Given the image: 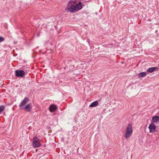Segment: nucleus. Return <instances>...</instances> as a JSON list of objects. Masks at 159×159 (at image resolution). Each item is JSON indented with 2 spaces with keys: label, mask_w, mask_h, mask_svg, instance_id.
<instances>
[{
  "label": "nucleus",
  "mask_w": 159,
  "mask_h": 159,
  "mask_svg": "<svg viewBox=\"0 0 159 159\" xmlns=\"http://www.w3.org/2000/svg\"><path fill=\"white\" fill-rule=\"evenodd\" d=\"M82 8V3L80 2L72 0L68 2L66 9L68 12L74 13L81 10Z\"/></svg>",
  "instance_id": "f257e3e1"
},
{
  "label": "nucleus",
  "mask_w": 159,
  "mask_h": 159,
  "mask_svg": "<svg viewBox=\"0 0 159 159\" xmlns=\"http://www.w3.org/2000/svg\"><path fill=\"white\" fill-rule=\"evenodd\" d=\"M133 133V129L132 125L129 123L127 125L125 132V137L126 139H128L130 137Z\"/></svg>",
  "instance_id": "f03ea898"
},
{
  "label": "nucleus",
  "mask_w": 159,
  "mask_h": 159,
  "mask_svg": "<svg viewBox=\"0 0 159 159\" xmlns=\"http://www.w3.org/2000/svg\"><path fill=\"white\" fill-rule=\"evenodd\" d=\"M150 133H154L156 132V126L154 124L151 123L148 127Z\"/></svg>",
  "instance_id": "7ed1b4c3"
},
{
  "label": "nucleus",
  "mask_w": 159,
  "mask_h": 159,
  "mask_svg": "<svg viewBox=\"0 0 159 159\" xmlns=\"http://www.w3.org/2000/svg\"><path fill=\"white\" fill-rule=\"evenodd\" d=\"M15 75L17 77H22L24 75L25 72L22 70H18L15 71Z\"/></svg>",
  "instance_id": "20e7f679"
},
{
  "label": "nucleus",
  "mask_w": 159,
  "mask_h": 159,
  "mask_svg": "<svg viewBox=\"0 0 159 159\" xmlns=\"http://www.w3.org/2000/svg\"><path fill=\"white\" fill-rule=\"evenodd\" d=\"M29 101V99L27 97L25 98L23 101L21 102L19 105V107L22 108L24 105L27 103Z\"/></svg>",
  "instance_id": "39448f33"
},
{
  "label": "nucleus",
  "mask_w": 159,
  "mask_h": 159,
  "mask_svg": "<svg viewBox=\"0 0 159 159\" xmlns=\"http://www.w3.org/2000/svg\"><path fill=\"white\" fill-rule=\"evenodd\" d=\"M158 68L157 67H152L148 68L147 70V71L150 72V73H152L155 71L158 70Z\"/></svg>",
  "instance_id": "423d86ee"
},
{
  "label": "nucleus",
  "mask_w": 159,
  "mask_h": 159,
  "mask_svg": "<svg viewBox=\"0 0 159 159\" xmlns=\"http://www.w3.org/2000/svg\"><path fill=\"white\" fill-rule=\"evenodd\" d=\"M152 121L153 122L157 124H159V116H155L152 118Z\"/></svg>",
  "instance_id": "0eeeda50"
},
{
  "label": "nucleus",
  "mask_w": 159,
  "mask_h": 159,
  "mask_svg": "<svg viewBox=\"0 0 159 159\" xmlns=\"http://www.w3.org/2000/svg\"><path fill=\"white\" fill-rule=\"evenodd\" d=\"M32 108V105L29 103L24 108V109L26 111H30Z\"/></svg>",
  "instance_id": "6e6552de"
},
{
  "label": "nucleus",
  "mask_w": 159,
  "mask_h": 159,
  "mask_svg": "<svg viewBox=\"0 0 159 159\" xmlns=\"http://www.w3.org/2000/svg\"><path fill=\"white\" fill-rule=\"evenodd\" d=\"M57 109L56 106L54 105H51L49 107V111L51 112H53Z\"/></svg>",
  "instance_id": "1a4fd4ad"
},
{
  "label": "nucleus",
  "mask_w": 159,
  "mask_h": 159,
  "mask_svg": "<svg viewBox=\"0 0 159 159\" xmlns=\"http://www.w3.org/2000/svg\"><path fill=\"white\" fill-rule=\"evenodd\" d=\"M33 145L34 148H36L40 147L41 146V144L39 141L37 142L33 143Z\"/></svg>",
  "instance_id": "9d476101"
},
{
  "label": "nucleus",
  "mask_w": 159,
  "mask_h": 159,
  "mask_svg": "<svg viewBox=\"0 0 159 159\" xmlns=\"http://www.w3.org/2000/svg\"><path fill=\"white\" fill-rule=\"evenodd\" d=\"M98 105V102L97 101H95V102H93L90 105L89 107H95L96 106Z\"/></svg>",
  "instance_id": "9b49d317"
},
{
  "label": "nucleus",
  "mask_w": 159,
  "mask_h": 159,
  "mask_svg": "<svg viewBox=\"0 0 159 159\" xmlns=\"http://www.w3.org/2000/svg\"><path fill=\"white\" fill-rule=\"evenodd\" d=\"M147 74L146 72H142L139 74V78H140L145 76Z\"/></svg>",
  "instance_id": "f8f14e48"
},
{
  "label": "nucleus",
  "mask_w": 159,
  "mask_h": 159,
  "mask_svg": "<svg viewBox=\"0 0 159 159\" xmlns=\"http://www.w3.org/2000/svg\"><path fill=\"white\" fill-rule=\"evenodd\" d=\"M5 107L3 106H0V114L4 110Z\"/></svg>",
  "instance_id": "ddd939ff"
},
{
  "label": "nucleus",
  "mask_w": 159,
  "mask_h": 159,
  "mask_svg": "<svg viewBox=\"0 0 159 159\" xmlns=\"http://www.w3.org/2000/svg\"><path fill=\"white\" fill-rule=\"evenodd\" d=\"M33 143L37 142L39 141V139L37 137H34L33 138Z\"/></svg>",
  "instance_id": "4468645a"
},
{
  "label": "nucleus",
  "mask_w": 159,
  "mask_h": 159,
  "mask_svg": "<svg viewBox=\"0 0 159 159\" xmlns=\"http://www.w3.org/2000/svg\"><path fill=\"white\" fill-rule=\"evenodd\" d=\"M4 40V38L2 37H0V42L3 41Z\"/></svg>",
  "instance_id": "2eb2a0df"
},
{
  "label": "nucleus",
  "mask_w": 159,
  "mask_h": 159,
  "mask_svg": "<svg viewBox=\"0 0 159 159\" xmlns=\"http://www.w3.org/2000/svg\"><path fill=\"white\" fill-rule=\"evenodd\" d=\"M37 36H39V34H38V35H37Z\"/></svg>",
  "instance_id": "dca6fc26"
}]
</instances>
